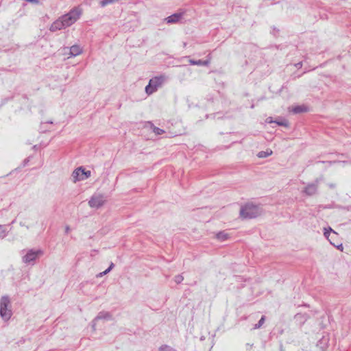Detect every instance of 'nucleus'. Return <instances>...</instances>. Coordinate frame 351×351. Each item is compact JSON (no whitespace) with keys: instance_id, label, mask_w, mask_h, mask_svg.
Listing matches in <instances>:
<instances>
[{"instance_id":"f257e3e1","label":"nucleus","mask_w":351,"mask_h":351,"mask_svg":"<svg viewBox=\"0 0 351 351\" xmlns=\"http://www.w3.org/2000/svg\"><path fill=\"white\" fill-rule=\"evenodd\" d=\"M82 11L79 8H74L69 13L62 16V21L66 27L75 23L80 17Z\"/></svg>"},{"instance_id":"f03ea898","label":"nucleus","mask_w":351,"mask_h":351,"mask_svg":"<svg viewBox=\"0 0 351 351\" xmlns=\"http://www.w3.org/2000/svg\"><path fill=\"white\" fill-rule=\"evenodd\" d=\"M261 213V211L259 208L252 204H247L243 207L241 208L240 211V215L243 218H254L259 215Z\"/></svg>"},{"instance_id":"7ed1b4c3","label":"nucleus","mask_w":351,"mask_h":351,"mask_svg":"<svg viewBox=\"0 0 351 351\" xmlns=\"http://www.w3.org/2000/svg\"><path fill=\"white\" fill-rule=\"evenodd\" d=\"M164 82L162 76L155 77L149 80V84L145 87V91L148 95L155 92L158 87L160 86Z\"/></svg>"},{"instance_id":"20e7f679","label":"nucleus","mask_w":351,"mask_h":351,"mask_svg":"<svg viewBox=\"0 0 351 351\" xmlns=\"http://www.w3.org/2000/svg\"><path fill=\"white\" fill-rule=\"evenodd\" d=\"M10 300L7 297H3L0 302V314L3 319H9L11 317V311L8 308Z\"/></svg>"},{"instance_id":"39448f33","label":"nucleus","mask_w":351,"mask_h":351,"mask_svg":"<svg viewBox=\"0 0 351 351\" xmlns=\"http://www.w3.org/2000/svg\"><path fill=\"white\" fill-rule=\"evenodd\" d=\"M91 175L90 171H85L82 167H79L76 169L72 174L74 182L78 180H83L89 178Z\"/></svg>"},{"instance_id":"423d86ee","label":"nucleus","mask_w":351,"mask_h":351,"mask_svg":"<svg viewBox=\"0 0 351 351\" xmlns=\"http://www.w3.org/2000/svg\"><path fill=\"white\" fill-rule=\"evenodd\" d=\"M104 202H105V200L104 199L103 196L97 195V196H93L89 201L88 204L90 207L99 208V206H101L104 204Z\"/></svg>"},{"instance_id":"0eeeda50","label":"nucleus","mask_w":351,"mask_h":351,"mask_svg":"<svg viewBox=\"0 0 351 351\" xmlns=\"http://www.w3.org/2000/svg\"><path fill=\"white\" fill-rule=\"evenodd\" d=\"M43 252L40 250L37 251H29L27 253V254L23 257V261L25 263H29L35 260L38 256L41 255Z\"/></svg>"},{"instance_id":"6e6552de","label":"nucleus","mask_w":351,"mask_h":351,"mask_svg":"<svg viewBox=\"0 0 351 351\" xmlns=\"http://www.w3.org/2000/svg\"><path fill=\"white\" fill-rule=\"evenodd\" d=\"M184 15V12H178L175 13L167 18L165 19V21L167 23H176L180 21Z\"/></svg>"},{"instance_id":"1a4fd4ad","label":"nucleus","mask_w":351,"mask_h":351,"mask_svg":"<svg viewBox=\"0 0 351 351\" xmlns=\"http://www.w3.org/2000/svg\"><path fill=\"white\" fill-rule=\"evenodd\" d=\"M64 28H66V27L64 25L62 17H60L58 20H56L52 23V25L50 27V30L52 32H55L57 30H60Z\"/></svg>"},{"instance_id":"9d476101","label":"nucleus","mask_w":351,"mask_h":351,"mask_svg":"<svg viewBox=\"0 0 351 351\" xmlns=\"http://www.w3.org/2000/svg\"><path fill=\"white\" fill-rule=\"evenodd\" d=\"M81 53H82V49L77 45H73L70 48V54L73 56L80 55Z\"/></svg>"},{"instance_id":"9b49d317","label":"nucleus","mask_w":351,"mask_h":351,"mask_svg":"<svg viewBox=\"0 0 351 351\" xmlns=\"http://www.w3.org/2000/svg\"><path fill=\"white\" fill-rule=\"evenodd\" d=\"M272 154V151L269 149H267L265 152H260L257 156L258 158H266Z\"/></svg>"},{"instance_id":"f8f14e48","label":"nucleus","mask_w":351,"mask_h":351,"mask_svg":"<svg viewBox=\"0 0 351 351\" xmlns=\"http://www.w3.org/2000/svg\"><path fill=\"white\" fill-rule=\"evenodd\" d=\"M307 108L306 106H296L293 109L294 113H300L306 112Z\"/></svg>"},{"instance_id":"ddd939ff","label":"nucleus","mask_w":351,"mask_h":351,"mask_svg":"<svg viewBox=\"0 0 351 351\" xmlns=\"http://www.w3.org/2000/svg\"><path fill=\"white\" fill-rule=\"evenodd\" d=\"M117 0H102L101 2H100V4L102 7H104L108 4H110V3H112L115 1H117Z\"/></svg>"},{"instance_id":"4468645a","label":"nucleus","mask_w":351,"mask_h":351,"mask_svg":"<svg viewBox=\"0 0 351 351\" xmlns=\"http://www.w3.org/2000/svg\"><path fill=\"white\" fill-rule=\"evenodd\" d=\"M154 132L156 134L160 135L165 133V131L159 128L154 127L153 129Z\"/></svg>"},{"instance_id":"2eb2a0df","label":"nucleus","mask_w":351,"mask_h":351,"mask_svg":"<svg viewBox=\"0 0 351 351\" xmlns=\"http://www.w3.org/2000/svg\"><path fill=\"white\" fill-rule=\"evenodd\" d=\"M184 280V277L181 275H178V276H176L175 277V281L176 283H180L181 282H182Z\"/></svg>"},{"instance_id":"dca6fc26","label":"nucleus","mask_w":351,"mask_h":351,"mask_svg":"<svg viewBox=\"0 0 351 351\" xmlns=\"http://www.w3.org/2000/svg\"><path fill=\"white\" fill-rule=\"evenodd\" d=\"M114 267V264L113 263H111V265H110V267H108V269H107L106 270H105L104 272L102 273H100V276H102V275H105L106 274H108L111 269L112 268Z\"/></svg>"},{"instance_id":"f3484780","label":"nucleus","mask_w":351,"mask_h":351,"mask_svg":"<svg viewBox=\"0 0 351 351\" xmlns=\"http://www.w3.org/2000/svg\"><path fill=\"white\" fill-rule=\"evenodd\" d=\"M264 322H265V317H262L261 319L258 322V327H261L262 326V324H263Z\"/></svg>"},{"instance_id":"a211bd4d","label":"nucleus","mask_w":351,"mask_h":351,"mask_svg":"<svg viewBox=\"0 0 351 351\" xmlns=\"http://www.w3.org/2000/svg\"><path fill=\"white\" fill-rule=\"evenodd\" d=\"M191 62L192 64H202V62L201 60H199L198 62L191 61Z\"/></svg>"},{"instance_id":"6ab92c4d","label":"nucleus","mask_w":351,"mask_h":351,"mask_svg":"<svg viewBox=\"0 0 351 351\" xmlns=\"http://www.w3.org/2000/svg\"><path fill=\"white\" fill-rule=\"evenodd\" d=\"M338 249L341 250V251L343 250V246L342 245H340L339 246H337Z\"/></svg>"},{"instance_id":"aec40b11","label":"nucleus","mask_w":351,"mask_h":351,"mask_svg":"<svg viewBox=\"0 0 351 351\" xmlns=\"http://www.w3.org/2000/svg\"><path fill=\"white\" fill-rule=\"evenodd\" d=\"M66 230V232H68L69 231V226H66V230Z\"/></svg>"},{"instance_id":"412c9836","label":"nucleus","mask_w":351,"mask_h":351,"mask_svg":"<svg viewBox=\"0 0 351 351\" xmlns=\"http://www.w3.org/2000/svg\"><path fill=\"white\" fill-rule=\"evenodd\" d=\"M328 232L327 231H326V232H324V234H325L326 237H328Z\"/></svg>"},{"instance_id":"4be33fe9","label":"nucleus","mask_w":351,"mask_h":351,"mask_svg":"<svg viewBox=\"0 0 351 351\" xmlns=\"http://www.w3.org/2000/svg\"><path fill=\"white\" fill-rule=\"evenodd\" d=\"M204 64H208V62H204Z\"/></svg>"}]
</instances>
